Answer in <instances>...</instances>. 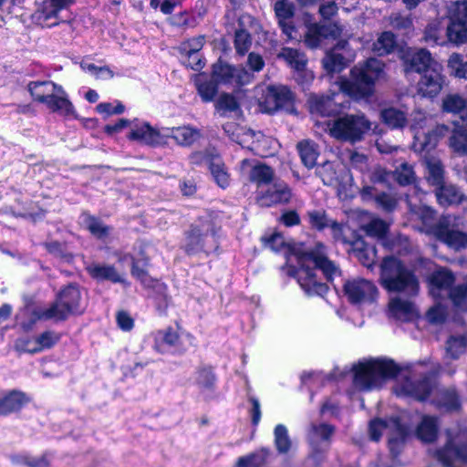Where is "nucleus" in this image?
Wrapping results in <instances>:
<instances>
[{
    "label": "nucleus",
    "instance_id": "obj_17",
    "mask_svg": "<svg viewBox=\"0 0 467 467\" xmlns=\"http://www.w3.org/2000/svg\"><path fill=\"white\" fill-rule=\"evenodd\" d=\"M213 79L217 84L244 85L249 80V75L244 69H238L218 61L213 66Z\"/></svg>",
    "mask_w": 467,
    "mask_h": 467
},
{
    "label": "nucleus",
    "instance_id": "obj_46",
    "mask_svg": "<svg viewBox=\"0 0 467 467\" xmlns=\"http://www.w3.org/2000/svg\"><path fill=\"white\" fill-rule=\"evenodd\" d=\"M275 444L280 453H286L291 448V440L285 426L278 424L275 428Z\"/></svg>",
    "mask_w": 467,
    "mask_h": 467
},
{
    "label": "nucleus",
    "instance_id": "obj_58",
    "mask_svg": "<svg viewBox=\"0 0 467 467\" xmlns=\"http://www.w3.org/2000/svg\"><path fill=\"white\" fill-rule=\"evenodd\" d=\"M447 316L446 307L441 304H437L428 310L426 317L431 324L440 325L446 320Z\"/></svg>",
    "mask_w": 467,
    "mask_h": 467
},
{
    "label": "nucleus",
    "instance_id": "obj_37",
    "mask_svg": "<svg viewBox=\"0 0 467 467\" xmlns=\"http://www.w3.org/2000/svg\"><path fill=\"white\" fill-rule=\"evenodd\" d=\"M278 57L285 59L296 71H304L306 66V56L296 49L284 47L278 54Z\"/></svg>",
    "mask_w": 467,
    "mask_h": 467
},
{
    "label": "nucleus",
    "instance_id": "obj_30",
    "mask_svg": "<svg viewBox=\"0 0 467 467\" xmlns=\"http://www.w3.org/2000/svg\"><path fill=\"white\" fill-rule=\"evenodd\" d=\"M427 170L428 182L436 189L444 183V169L440 160L432 157H425L423 161Z\"/></svg>",
    "mask_w": 467,
    "mask_h": 467
},
{
    "label": "nucleus",
    "instance_id": "obj_42",
    "mask_svg": "<svg viewBox=\"0 0 467 467\" xmlns=\"http://www.w3.org/2000/svg\"><path fill=\"white\" fill-rule=\"evenodd\" d=\"M211 173L215 182L223 189L226 188L230 183L229 174L226 171L224 163L223 162L220 155L217 160L212 162L210 166Z\"/></svg>",
    "mask_w": 467,
    "mask_h": 467
},
{
    "label": "nucleus",
    "instance_id": "obj_29",
    "mask_svg": "<svg viewBox=\"0 0 467 467\" xmlns=\"http://www.w3.org/2000/svg\"><path fill=\"white\" fill-rule=\"evenodd\" d=\"M248 176L249 181L256 183L258 187L269 184L274 182L275 180H277L275 177L274 170L270 166L261 162L251 166Z\"/></svg>",
    "mask_w": 467,
    "mask_h": 467
},
{
    "label": "nucleus",
    "instance_id": "obj_16",
    "mask_svg": "<svg viewBox=\"0 0 467 467\" xmlns=\"http://www.w3.org/2000/svg\"><path fill=\"white\" fill-rule=\"evenodd\" d=\"M292 198L289 186L282 180H275L272 185L257 197L260 206L269 207L279 203H287Z\"/></svg>",
    "mask_w": 467,
    "mask_h": 467
},
{
    "label": "nucleus",
    "instance_id": "obj_2",
    "mask_svg": "<svg viewBox=\"0 0 467 467\" xmlns=\"http://www.w3.org/2000/svg\"><path fill=\"white\" fill-rule=\"evenodd\" d=\"M381 285L389 292L412 297L419 293V280L414 271L394 256H386L380 264Z\"/></svg>",
    "mask_w": 467,
    "mask_h": 467
},
{
    "label": "nucleus",
    "instance_id": "obj_36",
    "mask_svg": "<svg viewBox=\"0 0 467 467\" xmlns=\"http://www.w3.org/2000/svg\"><path fill=\"white\" fill-rule=\"evenodd\" d=\"M297 150L302 162L307 168H313L319 155L317 145L309 140L300 141Z\"/></svg>",
    "mask_w": 467,
    "mask_h": 467
},
{
    "label": "nucleus",
    "instance_id": "obj_6",
    "mask_svg": "<svg viewBox=\"0 0 467 467\" xmlns=\"http://www.w3.org/2000/svg\"><path fill=\"white\" fill-rule=\"evenodd\" d=\"M27 88L36 101L46 105L52 112L76 117L73 104L61 86L52 81H36L30 82Z\"/></svg>",
    "mask_w": 467,
    "mask_h": 467
},
{
    "label": "nucleus",
    "instance_id": "obj_3",
    "mask_svg": "<svg viewBox=\"0 0 467 467\" xmlns=\"http://www.w3.org/2000/svg\"><path fill=\"white\" fill-rule=\"evenodd\" d=\"M385 64L377 58H368L363 66L351 69V80L342 82L341 89L355 99L370 97L376 80L384 75Z\"/></svg>",
    "mask_w": 467,
    "mask_h": 467
},
{
    "label": "nucleus",
    "instance_id": "obj_47",
    "mask_svg": "<svg viewBox=\"0 0 467 467\" xmlns=\"http://www.w3.org/2000/svg\"><path fill=\"white\" fill-rule=\"evenodd\" d=\"M467 345L465 337H451L446 343V352L451 358L456 359L464 353Z\"/></svg>",
    "mask_w": 467,
    "mask_h": 467
},
{
    "label": "nucleus",
    "instance_id": "obj_12",
    "mask_svg": "<svg viewBox=\"0 0 467 467\" xmlns=\"http://www.w3.org/2000/svg\"><path fill=\"white\" fill-rule=\"evenodd\" d=\"M343 291L348 300L353 305L373 303L379 295L377 286L371 281L364 278L346 281Z\"/></svg>",
    "mask_w": 467,
    "mask_h": 467
},
{
    "label": "nucleus",
    "instance_id": "obj_22",
    "mask_svg": "<svg viewBox=\"0 0 467 467\" xmlns=\"http://www.w3.org/2000/svg\"><path fill=\"white\" fill-rule=\"evenodd\" d=\"M431 402L443 412L458 411L461 408V400L454 388H444L437 390Z\"/></svg>",
    "mask_w": 467,
    "mask_h": 467
},
{
    "label": "nucleus",
    "instance_id": "obj_11",
    "mask_svg": "<svg viewBox=\"0 0 467 467\" xmlns=\"http://www.w3.org/2000/svg\"><path fill=\"white\" fill-rule=\"evenodd\" d=\"M436 457L444 467H452L456 461L467 462V432L449 437L444 447L436 451Z\"/></svg>",
    "mask_w": 467,
    "mask_h": 467
},
{
    "label": "nucleus",
    "instance_id": "obj_56",
    "mask_svg": "<svg viewBox=\"0 0 467 467\" xmlns=\"http://www.w3.org/2000/svg\"><path fill=\"white\" fill-rule=\"evenodd\" d=\"M307 217L311 227L317 230H323L328 227L332 221H330L324 211L313 210L307 212Z\"/></svg>",
    "mask_w": 467,
    "mask_h": 467
},
{
    "label": "nucleus",
    "instance_id": "obj_32",
    "mask_svg": "<svg viewBox=\"0 0 467 467\" xmlns=\"http://www.w3.org/2000/svg\"><path fill=\"white\" fill-rule=\"evenodd\" d=\"M449 146L456 153L467 155V129L455 124L449 137Z\"/></svg>",
    "mask_w": 467,
    "mask_h": 467
},
{
    "label": "nucleus",
    "instance_id": "obj_57",
    "mask_svg": "<svg viewBox=\"0 0 467 467\" xmlns=\"http://www.w3.org/2000/svg\"><path fill=\"white\" fill-rule=\"evenodd\" d=\"M390 26L396 30L408 33L412 27V18L410 15L395 13L390 16Z\"/></svg>",
    "mask_w": 467,
    "mask_h": 467
},
{
    "label": "nucleus",
    "instance_id": "obj_14",
    "mask_svg": "<svg viewBox=\"0 0 467 467\" xmlns=\"http://www.w3.org/2000/svg\"><path fill=\"white\" fill-rule=\"evenodd\" d=\"M443 84L444 76L441 74V67L438 64L421 74L417 90L422 97L434 98L441 92Z\"/></svg>",
    "mask_w": 467,
    "mask_h": 467
},
{
    "label": "nucleus",
    "instance_id": "obj_4",
    "mask_svg": "<svg viewBox=\"0 0 467 467\" xmlns=\"http://www.w3.org/2000/svg\"><path fill=\"white\" fill-rule=\"evenodd\" d=\"M353 383L359 390L380 388L397 376L399 367L389 359H371L353 366Z\"/></svg>",
    "mask_w": 467,
    "mask_h": 467
},
{
    "label": "nucleus",
    "instance_id": "obj_9",
    "mask_svg": "<svg viewBox=\"0 0 467 467\" xmlns=\"http://www.w3.org/2000/svg\"><path fill=\"white\" fill-rule=\"evenodd\" d=\"M428 234L455 251L467 248V233L459 228L451 215L441 216Z\"/></svg>",
    "mask_w": 467,
    "mask_h": 467
},
{
    "label": "nucleus",
    "instance_id": "obj_27",
    "mask_svg": "<svg viewBox=\"0 0 467 467\" xmlns=\"http://www.w3.org/2000/svg\"><path fill=\"white\" fill-rule=\"evenodd\" d=\"M436 198L439 203L442 206H449L453 204H459L467 197L454 185L444 183L436 189Z\"/></svg>",
    "mask_w": 467,
    "mask_h": 467
},
{
    "label": "nucleus",
    "instance_id": "obj_28",
    "mask_svg": "<svg viewBox=\"0 0 467 467\" xmlns=\"http://www.w3.org/2000/svg\"><path fill=\"white\" fill-rule=\"evenodd\" d=\"M87 271L91 277L98 280H109L113 283H123L124 279L117 272L113 265L91 263L87 266Z\"/></svg>",
    "mask_w": 467,
    "mask_h": 467
},
{
    "label": "nucleus",
    "instance_id": "obj_53",
    "mask_svg": "<svg viewBox=\"0 0 467 467\" xmlns=\"http://www.w3.org/2000/svg\"><path fill=\"white\" fill-rule=\"evenodd\" d=\"M275 96L274 86H268L263 100L259 102L261 111L271 114L281 109Z\"/></svg>",
    "mask_w": 467,
    "mask_h": 467
},
{
    "label": "nucleus",
    "instance_id": "obj_40",
    "mask_svg": "<svg viewBox=\"0 0 467 467\" xmlns=\"http://www.w3.org/2000/svg\"><path fill=\"white\" fill-rule=\"evenodd\" d=\"M396 47L395 36L389 32H383L373 43V51L379 56L391 53Z\"/></svg>",
    "mask_w": 467,
    "mask_h": 467
},
{
    "label": "nucleus",
    "instance_id": "obj_60",
    "mask_svg": "<svg viewBox=\"0 0 467 467\" xmlns=\"http://www.w3.org/2000/svg\"><path fill=\"white\" fill-rule=\"evenodd\" d=\"M376 204L385 212H392L397 207V199L386 192L376 194L374 197Z\"/></svg>",
    "mask_w": 467,
    "mask_h": 467
},
{
    "label": "nucleus",
    "instance_id": "obj_55",
    "mask_svg": "<svg viewBox=\"0 0 467 467\" xmlns=\"http://www.w3.org/2000/svg\"><path fill=\"white\" fill-rule=\"evenodd\" d=\"M252 45V38L250 34L244 29L237 30L234 36V47L236 52L244 56Z\"/></svg>",
    "mask_w": 467,
    "mask_h": 467
},
{
    "label": "nucleus",
    "instance_id": "obj_15",
    "mask_svg": "<svg viewBox=\"0 0 467 467\" xmlns=\"http://www.w3.org/2000/svg\"><path fill=\"white\" fill-rule=\"evenodd\" d=\"M436 383L432 376L425 375L418 380L406 379L399 387L398 394L412 397L417 400H425Z\"/></svg>",
    "mask_w": 467,
    "mask_h": 467
},
{
    "label": "nucleus",
    "instance_id": "obj_25",
    "mask_svg": "<svg viewBox=\"0 0 467 467\" xmlns=\"http://www.w3.org/2000/svg\"><path fill=\"white\" fill-rule=\"evenodd\" d=\"M308 102L312 113H317L322 116H330L338 112V107L334 100V96L313 95L309 98Z\"/></svg>",
    "mask_w": 467,
    "mask_h": 467
},
{
    "label": "nucleus",
    "instance_id": "obj_24",
    "mask_svg": "<svg viewBox=\"0 0 467 467\" xmlns=\"http://www.w3.org/2000/svg\"><path fill=\"white\" fill-rule=\"evenodd\" d=\"M389 309L390 316L400 321H409L417 316L415 306L409 298H392L389 303Z\"/></svg>",
    "mask_w": 467,
    "mask_h": 467
},
{
    "label": "nucleus",
    "instance_id": "obj_64",
    "mask_svg": "<svg viewBox=\"0 0 467 467\" xmlns=\"http://www.w3.org/2000/svg\"><path fill=\"white\" fill-rule=\"evenodd\" d=\"M157 338L161 339L169 346H176L180 342V336L177 330L171 327L157 333Z\"/></svg>",
    "mask_w": 467,
    "mask_h": 467
},
{
    "label": "nucleus",
    "instance_id": "obj_33",
    "mask_svg": "<svg viewBox=\"0 0 467 467\" xmlns=\"http://www.w3.org/2000/svg\"><path fill=\"white\" fill-rule=\"evenodd\" d=\"M26 402L25 394L14 390L0 400V415H6L19 410Z\"/></svg>",
    "mask_w": 467,
    "mask_h": 467
},
{
    "label": "nucleus",
    "instance_id": "obj_54",
    "mask_svg": "<svg viewBox=\"0 0 467 467\" xmlns=\"http://www.w3.org/2000/svg\"><path fill=\"white\" fill-rule=\"evenodd\" d=\"M394 178L400 185H409L415 180V174L412 166L408 163H402L394 172Z\"/></svg>",
    "mask_w": 467,
    "mask_h": 467
},
{
    "label": "nucleus",
    "instance_id": "obj_1",
    "mask_svg": "<svg viewBox=\"0 0 467 467\" xmlns=\"http://www.w3.org/2000/svg\"><path fill=\"white\" fill-rule=\"evenodd\" d=\"M291 255L295 256L299 269L296 271L298 284L307 296H323L327 294L328 287L326 284L318 282L316 277L315 269H320L328 281L339 276V267L327 255L324 244H317L314 248L305 249L302 245L289 248Z\"/></svg>",
    "mask_w": 467,
    "mask_h": 467
},
{
    "label": "nucleus",
    "instance_id": "obj_38",
    "mask_svg": "<svg viewBox=\"0 0 467 467\" xmlns=\"http://www.w3.org/2000/svg\"><path fill=\"white\" fill-rule=\"evenodd\" d=\"M219 152L215 148L209 147L204 149L203 150H196L192 152L189 155V162L192 166H202L203 164H209V167L212 165V162L216 161Z\"/></svg>",
    "mask_w": 467,
    "mask_h": 467
},
{
    "label": "nucleus",
    "instance_id": "obj_62",
    "mask_svg": "<svg viewBox=\"0 0 467 467\" xmlns=\"http://www.w3.org/2000/svg\"><path fill=\"white\" fill-rule=\"evenodd\" d=\"M275 12L280 20H288L294 16L293 5L287 0H278L275 4Z\"/></svg>",
    "mask_w": 467,
    "mask_h": 467
},
{
    "label": "nucleus",
    "instance_id": "obj_52",
    "mask_svg": "<svg viewBox=\"0 0 467 467\" xmlns=\"http://www.w3.org/2000/svg\"><path fill=\"white\" fill-rule=\"evenodd\" d=\"M410 212L417 219L420 220L424 225L429 226L428 231L435 224L432 223L435 219V211L431 208L425 205L414 206L410 208Z\"/></svg>",
    "mask_w": 467,
    "mask_h": 467
},
{
    "label": "nucleus",
    "instance_id": "obj_49",
    "mask_svg": "<svg viewBox=\"0 0 467 467\" xmlns=\"http://www.w3.org/2000/svg\"><path fill=\"white\" fill-rule=\"evenodd\" d=\"M274 94L281 109L289 110L294 101L292 91L285 86H274Z\"/></svg>",
    "mask_w": 467,
    "mask_h": 467
},
{
    "label": "nucleus",
    "instance_id": "obj_19",
    "mask_svg": "<svg viewBox=\"0 0 467 467\" xmlns=\"http://www.w3.org/2000/svg\"><path fill=\"white\" fill-rule=\"evenodd\" d=\"M450 132L449 126L445 124H439L427 133L419 134L414 136L412 149L416 152L430 151L434 149L441 138L445 137Z\"/></svg>",
    "mask_w": 467,
    "mask_h": 467
},
{
    "label": "nucleus",
    "instance_id": "obj_51",
    "mask_svg": "<svg viewBox=\"0 0 467 467\" xmlns=\"http://www.w3.org/2000/svg\"><path fill=\"white\" fill-rule=\"evenodd\" d=\"M198 92L202 99L205 102L212 101L217 93V83L212 79L209 81H201L199 78L196 81Z\"/></svg>",
    "mask_w": 467,
    "mask_h": 467
},
{
    "label": "nucleus",
    "instance_id": "obj_45",
    "mask_svg": "<svg viewBox=\"0 0 467 467\" xmlns=\"http://www.w3.org/2000/svg\"><path fill=\"white\" fill-rule=\"evenodd\" d=\"M216 109L220 114L225 115L227 112H236L240 109V105L235 97L231 94L223 93L215 103Z\"/></svg>",
    "mask_w": 467,
    "mask_h": 467
},
{
    "label": "nucleus",
    "instance_id": "obj_63",
    "mask_svg": "<svg viewBox=\"0 0 467 467\" xmlns=\"http://www.w3.org/2000/svg\"><path fill=\"white\" fill-rule=\"evenodd\" d=\"M57 341L58 337L54 332L46 331L36 337V344H38L39 347L34 348L32 351L35 352L41 350L43 348H49L52 346H54Z\"/></svg>",
    "mask_w": 467,
    "mask_h": 467
},
{
    "label": "nucleus",
    "instance_id": "obj_26",
    "mask_svg": "<svg viewBox=\"0 0 467 467\" xmlns=\"http://www.w3.org/2000/svg\"><path fill=\"white\" fill-rule=\"evenodd\" d=\"M441 109L451 114H461V119L467 124V100L459 94H448L441 100Z\"/></svg>",
    "mask_w": 467,
    "mask_h": 467
},
{
    "label": "nucleus",
    "instance_id": "obj_35",
    "mask_svg": "<svg viewBox=\"0 0 467 467\" xmlns=\"http://www.w3.org/2000/svg\"><path fill=\"white\" fill-rule=\"evenodd\" d=\"M141 258H135L132 255L126 254L123 257H120L119 260L122 261L127 259L128 257L132 261V268L131 275L140 280V282L144 285H150L149 282L151 281L148 276L147 271L144 269V266L148 265V257L144 254L143 251H140Z\"/></svg>",
    "mask_w": 467,
    "mask_h": 467
},
{
    "label": "nucleus",
    "instance_id": "obj_48",
    "mask_svg": "<svg viewBox=\"0 0 467 467\" xmlns=\"http://www.w3.org/2000/svg\"><path fill=\"white\" fill-rule=\"evenodd\" d=\"M448 66L455 77L460 78H467V61L460 54H451L448 60Z\"/></svg>",
    "mask_w": 467,
    "mask_h": 467
},
{
    "label": "nucleus",
    "instance_id": "obj_41",
    "mask_svg": "<svg viewBox=\"0 0 467 467\" xmlns=\"http://www.w3.org/2000/svg\"><path fill=\"white\" fill-rule=\"evenodd\" d=\"M335 431L334 426L327 423L311 424L308 432L309 442L314 445L318 440L328 441Z\"/></svg>",
    "mask_w": 467,
    "mask_h": 467
},
{
    "label": "nucleus",
    "instance_id": "obj_31",
    "mask_svg": "<svg viewBox=\"0 0 467 467\" xmlns=\"http://www.w3.org/2000/svg\"><path fill=\"white\" fill-rule=\"evenodd\" d=\"M417 437L423 442H432L438 435L437 418L423 416L416 431Z\"/></svg>",
    "mask_w": 467,
    "mask_h": 467
},
{
    "label": "nucleus",
    "instance_id": "obj_43",
    "mask_svg": "<svg viewBox=\"0 0 467 467\" xmlns=\"http://www.w3.org/2000/svg\"><path fill=\"white\" fill-rule=\"evenodd\" d=\"M449 21L467 23V0H457L448 5Z\"/></svg>",
    "mask_w": 467,
    "mask_h": 467
},
{
    "label": "nucleus",
    "instance_id": "obj_18",
    "mask_svg": "<svg viewBox=\"0 0 467 467\" xmlns=\"http://www.w3.org/2000/svg\"><path fill=\"white\" fill-rule=\"evenodd\" d=\"M128 137L131 140H137L152 147L167 143V134L161 133L149 123L133 128Z\"/></svg>",
    "mask_w": 467,
    "mask_h": 467
},
{
    "label": "nucleus",
    "instance_id": "obj_50",
    "mask_svg": "<svg viewBox=\"0 0 467 467\" xmlns=\"http://www.w3.org/2000/svg\"><path fill=\"white\" fill-rule=\"evenodd\" d=\"M85 222L89 232L99 239L107 237L110 233V227L93 216H88Z\"/></svg>",
    "mask_w": 467,
    "mask_h": 467
},
{
    "label": "nucleus",
    "instance_id": "obj_23",
    "mask_svg": "<svg viewBox=\"0 0 467 467\" xmlns=\"http://www.w3.org/2000/svg\"><path fill=\"white\" fill-rule=\"evenodd\" d=\"M454 280L453 274L446 268L435 271L430 277L431 293L433 296H441V292L444 291L450 296V292L453 289L451 285Z\"/></svg>",
    "mask_w": 467,
    "mask_h": 467
},
{
    "label": "nucleus",
    "instance_id": "obj_5",
    "mask_svg": "<svg viewBox=\"0 0 467 467\" xmlns=\"http://www.w3.org/2000/svg\"><path fill=\"white\" fill-rule=\"evenodd\" d=\"M83 311L79 287L76 284H69L57 295L49 307L36 309L34 316L36 319L63 321L70 315L82 314Z\"/></svg>",
    "mask_w": 467,
    "mask_h": 467
},
{
    "label": "nucleus",
    "instance_id": "obj_13",
    "mask_svg": "<svg viewBox=\"0 0 467 467\" xmlns=\"http://www.w3.org/2000/svg\"><path fill=\"white\" fill-rule=\"evenodd\" d=\"M403 69L406 75L410 73L423 74L438 63L434 62L431 53L423 48L408 49L401 56Z\"/></svg>",
    "mask_w": 467,
    "mask_h": 467
},
{
    "label": "nucleus",
    "instance_id": "obj_21",
    "mask_svg": "<svg viewBox=\"0 0 467 467\" xmlns=\"http://www.w3.org/2000/svg\"><path fill=\"white\" fill-rule=\"evenodd\" d=\"M167 139L171 138L182 147H191L202 138V130L192 125H182L164 130Z\"/></svg>",
    "mask_w": 467,
    "mask_h": 467
},
{
    "label": "nucleus",
    "instance_id": "obj_20",
    "mask_svg": "<svg viewBox=\"0 0 467 467\" xmlns=\"http://www.w3.org/2000/svg\"><path fill=\"white\" fill-rule=\"evenodd\" d=\"M73 4V0H45L38 12V20L46 26L59 24V13Z\"/></svg>",
    "mask_w": 467,
    "mask_h": 467
},
{
    "label": "nucleus",
    "instance_id": "obj_61",
    "mask_svg": "<svg viewBox=\"0 0 467 467\" xmlns=\"http://www.w3.org/2000/svg\"><path fill=\"white\" fill-rule=\"evenodd\" d=\"M323 39L337 38L341 35L342 28L336 23L315 24Z\"/></svg>",
    "mask_w": 467,
    "mask_h": 467
},
{
    "label": "nucleus",
    "instance_id": "obj_59",
    "mask_svg": "<svg viewBox=\"0 0 467 467\" xmlns=\"http://www.w3.org/2000/svg\"><path fill=\"white\" fill-rule=\"evenodd\" d=\"M358 261L366 267L370 268L375 262V249L371 246L364 245L357 247L355 250Z\"/></svg>",
    "mask_w": 467,
    "mask_h": 467
},
{
    "label": "nucleus",
    "instance_id": "obj_39",
    "mask_svg": "<svg viewBox=\"0 0 467 467\" xmlns=\"http://www.w3.org/2000/svg\"><path fill=\"white\" fill-rule=\"evenodd\" d=\"M450 42L460 45L467 42V23L450 21L446 31Z\"/></svg>",
    "mask_w": 467,
    "mask_h": 467
},
{
    "label": "nucleus",
    "instance_id": "obj_7",
    "mask_svg": "<svg viewBox=\"0 0 467 467\" xmlns=\"http://www.w3.org/2000/svg\"><path fill=\"white\" fill-rule=\"evenodd\" d=\"M328 129L334 139L354 144L363 140L371 123L363 114H347L328 124Z\"/></svg>",
    "mask_w": 467,
    "mask_h": 467
},
{
    "label": "nucleus",
    "instance_id": "obj_8",
    "mask_svg": "<svg viewBox=\"0 0 467 467\" xmlns=\"http://www.w3.org/2000/svg\"><path fill=\"white\" fill-rule=\"evenodd\" d=\"M217 248L216 227L211 220L192 225L187 233L184 250L188 254H194L200 252L209 254L216 251Z\"/></svg>",
    "mask_w": 467,
    "mask_h": 467
},
{
    "label": "nucleus",
    "instance_id": "obj_34",
    "mask_svg": "<svg viewBox=\"0 0 467 467\" xmlns=\"http://www.w3.org/2000/svg\"><path fill=\"white\" fill-rule=\"evenodd\" d=\"M380 118L391 129H402L407 124L406 114L395 108L382 109L380 111Z\"/></svg>",
    "mask_w": 467,
    "mask_h": 467
},
{
    "label": "nucleus",
    "instance_id": "obj_10",
    "mask_svg": "<svg viewBox=\"0 0 467 467\" xmlns=\"http://www.w3.org/2000/svg\"><path fill=\"white\" fill-rule=\"evenodd\" d=\"M383 431H387L390 451L398 454L409 433V429L398 418H391L389 420L378 419L370 422L368 431L371 440L378 441Z\"/></svg>",
    "mask_w": 467,
    "mask_h": 467
},
{
    "label": "nucleus",
    "instance_id": "obj_44",
    "mask_svg": "<svg viewBox=\"0 0 467 467\" xmlns=\"http://www.w3.org/2000/svg\"><path fill=\"white\" fill-rule=\"evenodd\" d=\"M322 64L328 73L340 72L346 67V59L341 54L328 52L322 59Z\"/></svg>",
    "mask_w": 467,
    "mask_h": 467
}]
</instances>
